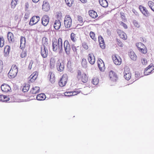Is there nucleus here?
<instances>
[{"label":"nucleus","mask_w":154,"mask_h":154,"mask_svg":"<svg viewBox=\"0 0 154 154\" xmlns=\"http://www.w3.org/2000/svg\"><path fill=\"white\" fill-rule=\"evenodd\" d=\"M52 49L54 51H56L58 49L62 51L63 50V42L61 38H59L57 41L56 40L53 41Z\"/></svg>","instance_id":"obj_1"},{"label":"nucleus","mask_w":154,"mask_h":154,"mask_svg":"<svg viewBox=\"0 0 154 154\" xmlns=\"http://www.w3.org/2000/svg\"><path fill=\"white\" fill-rule=\"evenodd\" d=\"M17 72V66L15 65H13L8 73L9 77L11 78H14L16 76Z\"/></svg>","instance_id":"obj_2"},{"label":"nucleus","mask_w":154,"mask_h":154,"mask_svg":"<svg viewBox=\"0 0 154 154\" xmlns=\"http://www.w3.org/2000/svg\"><path fill=\"white\" fill-rule=\"evenodd\" d=\"M77 77L79 79H81L82 82L83 83H86L88 80V77L86 75L83 73L82 75L81 72L80 70L78 71Z\"/></svg>","instance_id":"obj_3"},{"label":"nucleus","mask_w":154,"mask_h":154,"mask_svg":"<svg viewBox=\"0 0 154 154\" xmlns=\"http://www.w3.org/2000/svg\"><path fill=\"white\" fill-rule=\"evenodd\" d=\"M72 24V20L70 16L68 15L66 16L64 20V24L66 27L70 28Z\"/></svg>","instance_id":"obj_4"},{"label":"nucleus","mask_w":154,"mask_h":154,"mask_svg":"<svg viewBox=\"0 0 154 154\" xmlns=\"http://www.w3.org/2000/svg\"><path fill=\"white\" fill-rule=\"evenodd\" d=\"M136 45L139 51L142 53L146 54L147 53V49L145 48V46L142 43H138L136 44Z\"/></svg>","instance_id":"obj_5"},{"label":"nucleus","mask_w":154,"mask_h":154,"mask_svg":"<svg viewBox=\"0 0 154 154\" xmlns=\"http://www.w3.org/2000/svg\"><path fill=\"white\" fill-rule=\"evenodd\" d=\"M67 80V76L66 74H64L61 78L58 83L59 86L63 87L66 84Z\"/></svg>","instance_id":"obj_6"},{"label":"nucleus","mask_w":154,"mask_h":154,"mask_svg":"<svg viewBox=\"0 0 154 154\" xmlns=\"http://www.w3.org/2000/svg\"><path fill=\"white\" fill-rule=\"evenodd\" d=\"M41 54L43 58H46L48 55V50L45 45H43L41 48Z\"/></svg>","instance_id":"obj_7"},{"label":"nucleus","mask_w":154,"mask_h":154,"mask_svg":"<svg viewBox=\"0 0 154 154\" xmlns=\"http://www.w3.org/2000/svg\"><path fill=\"white\" fill-rule=\"evenodd\" d=\"M124 77L127 80H129L131 78V75L129 69L127 67H125L124 72Z\"/></svg>","instance_id":"obj_8"},{"label":"nucleus","mask_w":154,"mask_h":154,"mask_svg":"<svg viewBox=\"0 0 154 154\" xmlns=\"http://www.w3.org/2000/svg\"><path fill=\"white\" fill-rule=\"evenodd\" d=\"M64 47L66 53L67 55H69L70 53V48L69 42L67 40H65L64 41Z\"/></svg>","instance_id":"obj_9"},{"label":"nucleus","mask_w":154,"mask_h":154,"mask_svg":"<svg viewBox=\"0 0 154 154\" xmlns=\"http://www.w3.org/2000/svg\"><path fill=\"white\" fill-rule=\"evenodd\" d=\"M40 20V17L38 16H34L30 19L29 24L32 26L37 23Z\"/></svg>","instance_id":"obj_10"},{"label":"nucleus","mask_w":154,"mask_h":154,"mask_svg":"<svg viewBox=\"0 0 154 154\" xmlns=\"http://www.w3.org/2000/svg\"><path fill=\"white\" fill-rule=\"evenodd\" d=\"M56 67L58 71L62 72L63 71L64 68V66L63 63H60L59 60L57 63Z\"/></svg>","instance_id":"obj_11"},{"label":"nucleus","mask_w":154,"mask_h":154,"mask_svg":"<svg viewBox=\"0 0 154 154\" xmlns=\"http://www.w3.org/2000/svg\"><path fill=\"white\" fill-rule=\"evenodd\" d=\"M112 60L114 63L116 65H119L121 63V59L118 55L112 56Z\"/></svg>","instance_id":"obj_12"},{"label":"nucleus","mask_w":154,"mask_h":154,"mask_svg":"<svg viewBox=\"0 0 154 154\" xmlns=\"http://www.w3.org/2000/svg\"><path fill=\"white\" fill-rule=\"evenodd\" d=\"M49 18L47 15L44 16L42 19V24L45 26H46L49 22Z\"/></svg>","instance_id":"obj_13"},{"label":"nucleus","mask_w":154,"mask_h":154,"mask_svg":"<svg viewBox=\"0 0 154 154\" xmlns=\"http://www.w3.org/2000/svg\"><path fill=\"white\" fill-rule=\"evenodd\" d=\"M97 63L100 70L101 71H103L105 69V65L103 60L100 58L98 59Z\"/></svg>","instance_id":"obj_14"},{"label":"nucleus","mask_w":154,"mask_h":154,"mask_svg":"<svg viewBox=\"0 0 154 154\" xmlns=\"http://www.w3.org/2000/svg\"><path fill=\"white\" fill-rule=\"evenodd\" d=\"M154 69V66L149 65L146 68L144 71V74L145 75H147L150 73Z\"/></svg>","instance_id":"obj_15"},{"label":"nucleus","mask_w":154,"mask_h":154,"mask_svg":"<svg viewBox=\"0 0 154 154\" xmlns=\"http://www.w3.org/2000/svg\"><path fill=\"white\" fill-rule=\"evenodd\" d=\"M1 89L3 91L5 92H8L11 90L10 86L6 84H4L1 86Z\"/></svg>","instance_id":"obj_16"},{"label":"nucleus","mask_w":154,"mask_h":154,"mask_svg":"<svg viewBox=\"0 0 154 154\" xmlns=\"http://www.w3.org/2000/svg\"><path fill=\"white\" fill-rule=\"evenodd\" d=\"M109 76L110 79L113 81H116L117 79V76L116 73L112 71L109 72Z\"/></svg>","instance_id":"obj_17"},{"label":"nucleus","mask_w":154,"mask_h":154,"mask_svg":"<svg viewBox=\"0 0 154 154\" xmlns=\"http://www.w3.org/2000/svg\"><path fill=\"white\" fill-rule=\"evenodd\" d=\"M38 75V73L36 72H35L31 75L29 78V81L32 82H34L35 80L37 78Z\"/></svg>","instance_id":"obj_18"},{"label":"nucleus","mask_w":154,"mask_h":154,"mask_svg":"<svg viewBox=\"0 0 154 154\" xmlns=\"http://www.w3.org/2000/svg\"><path fill=\"white\" fill-rule=\"evenodd\" d=\"M88 60L91 64H93L95 62V58L93 54H89L88 55Z\"/></svg>","instance_id":"obj_19"},{"label":"nucleus","mask_w":154,"mask_h":154,"mask_svg":"<svg viewBox=\"0 0 154 154\" xmlns=\"http://www.w3.org/2000/svg\"><path fill=\"white\" fill-rule=\"evenodd\" d=\"M20 48L22 50L24 49L25 47L26 43L25 38L23 36H21L20 39Z\"/></svg>","instance_id":"obj_20"},{"label":"nucleus","mask_w":154,"mask_h":154,"mask_svg":"<svg viewBox=\"0 0 154 154\" xmlns=\"http://www.w3.org/2000/svg\"><path fill=\"white\" fill-rule=\"evenodd\" d=\"M42 9L45 11H47L50 8L49 3L46 1H44L42 5Z\"/></svg>","instance_id":"obj_21"},{"label":"nucleus","mask_w":154,"mask_h":154,"mask_svg":"<svg viewBox=\"0 0 154 154\" xmlns=\"http://www.w3.org/2000/svg\"><path fill=\"white\" fill-rule=\"evenodd\" d=\"M61 26V23L59 20H55L54 21V27L56 30H58Z\"/></svg>","instance_id":"obj_22"},{"label":"nucleus","mask_w":154,"mask_h":154,"mask_svg":"<svg viewBox=\"0 0 154 154\" xmlns=\"http://www.w3.org/2000/svg\"><path fill=\"white\" fill-rule=\"evenodd\" d=\"M8 39L10 43L13 42L14 41L13 35L11 32H9L8 33Z\"/></svg>","instance_id":"obj_23"},{"label":"nucleus","mask_w":154,"mask_h":154,"mask_svg":"<svg viewBox=\"0 0 154 154\" xmlns=\"http://www.w3.org/2000/svg\"><path fill=\"white\" fill-rule=\"evenodd\" d=\"M117 32L121 38L124 39H126L127 38L126 35L124 32L120 30H118Z\"/></svg>","instance_id":"obj_24"},{"label":"nucleus","mask_w":154,"mask_h":154,"mask_svg":"<svg viewBox=\"0 0 154 154\" xmlns=\"http://www.w3.org/2000/svg\"><path fill=\"white\" fill-rule=\"evenodd\" d=\"M36 99L38 100H42L45 99L46 98L45 95L43 93L38 94L36 96Z\"/></svg>","instance_id":"obj_25"},{"label":"nucleus","mask_w":154,"mask_h":154,"mask_svg":"<svg viewBox=\"0 0 154 154\" xmlns=\"http://www.w3.org/2000/svg\"><path fill=\"white\" fill-rule=\"evenodd\" d=\"M40 89V88L38 87H33L30 90V92L33 94H36L39 92Z\"/></svg>","instance_id":"obj_26"},{"label":"nucleus","mask_w":154,"mask_h":154,"mask_svg":"<svg viewBox=\"0 0 154 154\" xmlns=\"http://www.w3.org/2000/svg\"><path fill=\"white\" fill-rule=\"evenodd\" d=\"M89 15L92 18H95L97 17L96 12L93 10H91L89 11Z\"/></svg>","instance_id":"obj_27"},{"label":"nucleus","mask_w":154,"mask_h":154,"mask_svg":"<svg viewBox=\"0 0 154 154\" xmlns=\"http://www.w3.org/2000/svg\"><path fill=\"white\" fill-rule=\"evenodd\" d=\"M100 5L102 7L106 8L108 6V3L106 0H99Z\"/></svg>","instance_id":"obj_28"},{"label":"nucleus","mask_w":154,"mask_h":154,"mask_svg":"<svg viewBox=\"0 0 154 154\" xmlns=\"http://www.w3.org/2000/svg\"><path fill=\"white\" fill-rule=\"evenodd\" d=\"M9 100V98L8 96L5 95H0V101L3 102H7Z\"/></svg>","instance_id":"obj_29"},{"label":"nucleus","mask_w":154,"mask_h":154,"mask_svg":"<svg viewBox=\"0 0 154 154\" xmlns=\"http://www.w3.org/2000/svg\"><path fill=\"white\" fill-rule=\"evenodd\" d=\"M10 50V47L8 45H6L4 49V55L6 56L9 54Z\"/></svg>","instance_id":"obj_30"},{"label":"nucleus","mask_w":154,"mask_h":154,"mask_svg":"<svg viewBox=\"0 0 154 154\" xmlns=\"http://www.w3.org/2000/svg\"><path fill=\"white\" fill-rule=\"evenodd\" d=\"M56 60L53 58H51L50 60V65L51 68H53L54 67L55 64Z\"/></svg>","instance_id":"obj_31"},{"label":"nucleus","mask_w":154,"mask_h":154,"mask_svg":"<svg viewBox=\"0 0 154 154\" xmlns=\"http://www.w3.org/2000/svg\"><path fill=\"white\" fill-rule=\"evenodd\" d=\"M49 75H50V81L52 83H53L54 82L55 77L54 74L51 72H50L49 73Z\"/></svg>","instance_id":"obj_32"},{"label":"nucleus","mask_w":154,"mask_h":154,"mask_svg":"<svg viewBox=\"0 0 154 154\" xmlns=\"http://www.w3.org/2000/svg\"><path fill=\"white\" fill-rule=\"evenodd\" d=\"M131 58L133 60H135L137 58V56L135 53L133 51H131L130 54Z\"/></svg>","instance_id":"obj_33"},{"label":"nucleus","mask_w":154,"mask_h":154,"mask_svg":"<svg viewBox=\"0 0 154 154\" xmlns=\"http://www.w3.org/2000/svg\"><path fill=\"white\" fill-rule=\"evenodd\" d=\"M81 64L83 67L86 68L87 67V62L85 59H83L82 60Z\"/></svg>","instance_id":"obj_34"},{"label":"nucleus","mask_w":154,"mask_h":154,"mask_svg":"<svg viewBox=\"0 0 154 154\" xmlns=\"http://www.w3.org/2000/svg\"><path fill=\"white\" fill-rule=\"evenodd\" d=\"M18 0H12L11 3V7L12 8H14L17 4Z\"/></svg>","instance_id":"obj_35"},{"label":"nucleus","mask_w":154,"mask_h":154,"mask_svg":"<svg viewBox=\"0 0 154 154\" xmlns=\"http://www.w3.org/2000/svg\"><path fill=\"white\" fill-rule=\"evenodd\" d=\"M65 2L67 5L69 7H71L73 2V0H65Z\"/></svg>","instance_id":"obj_36"},{"label":"nucleus","mask_w":154,"mask_h":154,"mask_svg":"<svg viewBox=\"0 0 154 154\" xmlns=\"http://www.w3.org/2000/svg\"><path fill=\"white\" fill-rule=\"evenodd\" d=\"M92 83L95 85H97L99 82V80L97 77L94 78L92 81Z\"/></svg>","instance_id":"obj_37"},{"label":"nucleus","mask_w":154,"mask_h":154,"mask_svg":"<svg viewBox=\"0 0 154 154\" xmlns=\"http://www.w3.org/2000/svg\"><path fill=\"white\" fill-rule=\"evenodd\" d=\"M4 40L2 36H0V47H3L4 45Z\"/></svg>","instance_id":"obj_38"},{"label":"nucleus","mask_w":154,"mask_h":154,"mask_svg":"<svg viewBox=\"0 0 154 154\" xmlns=\"http://www.w3.org/2000/svg\"><path fill=\"white\" fill-rule=\"evenodd\" d=\"M90 35L91 38L93 40L95 41L96 39V38L95 37L94 33L92 31L90 32Z\"/></svg>","instance_id":"obj_39"},{"label":"nucleus","mask_w":154,"mask_h":154,"mask_svg":"<svg viewBox=\"0 0 154 154\" xmlns=\"http://www.w3.org/2000/svg\"><path fill=\"white\" fill-rule=\"evenodd\" d=\"M75 35L73 33H72L71 34V40L74 42H75L76 40L75 38Z\"/></svg>","instance_id":"obj_40"},{"label":"nucleus","mask_w":154,"mask_h":154,"mask_svg":"<svg viewBox=\"0 0 154 154\" xmlns=\"http://www.w3.org/2000/svg\"><path fill=\"white\" fill-rule=\"evenodd\" d=\"M29 87L28 85H26L23 87V91L24 92H26L28 91L29 90Z\"/></svg>","instance_id":"obj_41"},{"label":"nucleus","mask_w":154,"mask_h":154,"mask_svg":"<svg viewBox=\"0 0 154 154\" xmlns=\"http://www.w3.org/2000/svg\"><path fill=\"white\" fill-rule=\"evenodd\" d=\"M80 92V90L78 89H77L75 91H71V92H72L71 95H72V96L75 95L79 93Z\"/></svg>","instance_id":"obj_42"},{"label":"nucleus","mask_w":154,"mask_h":154,"mask_svg":"<svg viewBox=\"0 0 154 154\" xmlns=\"http://www.w3.org/2000/svg\"><path fill=\"white\" fill-rule=\"evenodd\" d=\"M26 55V51H23L21 54L20 56L22 58L25 57Z\"/></svg>","instance_id":"obj_43"},{"label":"nucleus","mask_w":154,"mask_h":154,"mask_svg":"<svg viewBox=\"0 0 154 154\" xmlns=\"http://www.w3.org/2000/svg\"><path fill=\"white\" fill-rule=\"evenodd\" d=\"M98 41L99 43L104 42L103 38L100 35L98 36Z\"/></svg>","instance_id":"obj_44"},{"label":"nucleus","mask_w":154,"mask_h":154,"mask_svg":"<svg viewBox=\"0 0 154 154\" xmlns=\"http://www.w3.org/2000/svg\"><path fill=\"white\" fill-rule=\"evenodd\" d=\"M148 4L149 8H151L154 6V3L152 1H149L148 2Z\"/></svg>","instance_id":"obj_45"},{"label":"nucleus","mask_w":154,"mask_h":154,"mask_svg":"<svg viewBox=\"0 0 154 154\" xmlns=\"http://www.w3.org/2000/svg\"><path fill=\"white\" fill-rule=\"evenodd\" d=\"M3 67V62L0 60V72H1L2 70Z\"/></svg>","instance_id":"obj_46"},{"label":"nucleus","mask_w":154,"mask_h":154,"mask_svg":"<svg viewBox=\"0 0 154 154\" xmlns=\"http://www.w3.org/2000/svg\"><path fill=\"white\" fill-rule=\"evenodd\" d=\"M72 92H66L64 93V95L66 96H72Z\"/></svg>","instance_id":"obj_47"},{"label":"nucleus","mask_w":154,"mask_h":154,"mask_svg":"<svg viewBox=\"0 0 154 154\" xmlns=\"http://www.w3.org/2000/svg\"><path fill=\"white\" fill-rule=\"evenodd\" d=\"M133 23L134 25L136 27L138 28L140 26L139 24L138 23V22L137 21L135 20H134L133 21Z\"/></svg>","instance_id":"obj_48"},{"label":"nucleus","mask_w":154,"mask_h":154,"mask_svg":"<svg viewBox=\"0 0 154 154\" xmlns=\"http://www.w3.org/2000/svg\"><path fill=\"white\" fill-rule=\"evenodd\" d=\"M141 63L143 65H146L147 63V60L144 58H142L141 59Z\"/></svg>","instance_id":"obj_49"},{"label":"nucleus","mask_w":154,"mask_h":154,"mask_svg":"<svg viewBox=\"0 0 154 154\" xmlns=\"http://www.w3.org/2000/svg\"><path fill=\"white\" fill-rule=\"evenodd\" d=\"M78 18V20L80 22V23H82L83 21V19L82 17L78 16L77 17Z\"/></svg>","instance_id":"obj_50"},{"label":"nucleus","mask_w":154,"mask_h":154,"mask_svg":"<svg viewBox=\"0 0 154 154\" xmlns=\"http://www.w3.org/2000/svg\"><path fill=\"white\" fill-rule=\"evenodd\" d=\"M143 14L145 16H146V17H148V16H149V15H150L149 13L148 12V11H147V10H146V11L145 12H143Z\"/></svg>","instance_id":"obj_51"},{"label":"nucleus","mask_w":154,"mask_h":154,"mask_svg":"<svg viewBox=\"0 0 154 154\" xmlns=\"http://www.w3.org/2000/svg\"><path fill=\"white\" fill-rule=\"evenodd\" d=\"M139 8L140 9L141 11L143 14V12L144 11V10H145L146 8L143 7L142 6H139Z\"/></svg>","instance_id":"obj_52"},{"label":"nucleus","mask_w":154,"mask_h":154,"mask_svg":"<svg viewBox=\"0 0 154 154\" xmlns=\"http://www.w3.org/2000/svg\"><path fill=\"white\" fill-rule=\"evenodd\" d=\"M100 47L102 49H104L105 47V44L104 42L99 43Z\"/></svg>","instance_id":"obj_53"},{"label":"nucleus","mask_w":154,"mask_h":154,"mask_svg":"<svg viewBox=\"0 0 154 154\" xmlns=\"http://www.w3.org/2000/svg\"><path fill=\"white\" fill-rule=\"evenodd\" d=\"M33 62L32 61H31L29 63V66H28L29 69H31L32 65L33 64Z\"/></svg>","instance_id":"obj_54"},{"label":"nucleus","mask_w":154,"mask_h":154,"mask_svg":"<svg viewBox=\"0 0 154 154\" xmlns=\"http://www.w3.org/2000/svg\"><path fill=\"white\" fill-rule=\"evenodd\" d=\"M117 44L120 47H122L123 46V44L120 41H118Z\"/></svg>","instance_id":"obj_55"},{"label":"nucleus","mask_w":154,"mask_h":154,"mask_svg":"<svg viewBox=\"0 0 154 154\" xmlns=\"http://www.w3.org/2000/svg\"><path fill=\"white\" fill-rule=\"evenodd\" d=\"M120 14L121 15V17L122 20H125V16L123 15L124 14L120 12Z\"/></svg>","instance_id":"obj_56"},{"label":"nucleus","mask_w":154,"mask_h":154,"mask_svg":"<svg viewBox=\"0 0 154 154\" xmlns=\"http://www.w3.org/2000/svg\"><path fill=\"white\" fill-rule=\"evenodd\" d=\"M72 50L74 52H76L77 49L74 46V45H72Z\"/></svg>","instance_id":"obj_57"},{"label":"nucleus","mask_w":154,"mask_h":154,"mask_svg":"<svg viewBox=\"0 0 154 154\" xmlns=\"http://www.w3.org/2000/svg\"><path fill=\"white\" fill-rule=\"evenodd\" d=\"M121 25L123 26L125 28V29H126L127 28V26L124 23H123V22H122L121 24Z\"/></svg>","instance_id":"obj_58"},{"label":"nucleus","mask_w":154,"mask_h":154,"mask_svg":"<svg viewBox=\"0 0 154 154\" xmlns=\"http://www.w3.org/2000/svg\"><path fill=\"white\" fill-rule=\"evenodd\" d=\"M83 48L85 49H87L88 48V47L86 44H83Z\"/></svg>","instance_id":"obj_59"},{"label":"nucleus","mask_w":154,"mask_h":154,"mask_svg":"<svg viewBox=\"0 0 154 154\" xmlns=\"http://www.w3.org/2000/svg\"><path fill=\"white\" fill-rule=\"evenodd\" d=\"M61 14L60 13H59L57 15V17L58 19V20H59L61 18Z\"/></svg>","instance_id":"obj_60"},{"label":"nucleus","mask_w":154,"mask_h":154,"mask_svg":"<svg viewBox=\"0 0 154 154\" xmlns=\"http://www.w3.org/2000/svg\"><path fill=\"white\" fill-rule=\"evenodd\" d=\"M29 17V14L27 13L24 16V18L26 19H27Z\"/></svg>","instance_id":"obj_61"},{"label":"nucleus","mask_w":154,"mask_h":154,"mask_svg":"<svg viewBox=\"0 0 154 154\" xmlns=\"http://www.w3.org/2000/svg\"><path fill=\"white\" fill-rule=\"evenodd\" d=\"M82 2L84 3L86 2L87 0H80Z\"/></svg>","instance_id":"obj_62"},{"label":"nucleus","mask_w":154,"mask_h":154,"mask_svg":"<svg viewBox=\"0 0 154 154\" xmlns=\"http://www.w3.org/2000/svg\"><path fill=\"white\" fill-rule=\"evenodd\" d=\"M33 2L36 3L38 2L39 0H32Z\"/></svg>","instance_id":"obj_63"},{"label":"nucleus","mask_w":154,"mask_h":154,"mask_svg":"<svg viewBox=\"0 0 154 154\" xmlns=\"http://www.w3.org/2000/svg\"><path fill=\"white\" fill-rule=\"evenodd\" d=\"M135 77L137 78H139V75L137 74V73H135Z\"/></svg>","instance_id":"obj_64"}]
</instances>
